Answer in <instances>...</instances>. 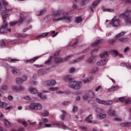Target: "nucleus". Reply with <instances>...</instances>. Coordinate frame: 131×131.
Segmentation results:
<instances>
[{"label":"nucleus","instance_id":"obj_1","mask_svg":"<svg viewBox=\"0 0 131 131\" xmlns=\"http://www.w3.org/2000/svg\"><path fill=\"white\" fill-rule=\"evenodd\" d=\"M69 12H66L63 10H57L53 13L52 16H54V21H62L66 20L69 23L73 21V18L71 16H67Z\"/></svg>","mask_w":131,"mask_h":131},{"label":"nucleus","instance_id":"obj_2","mask_svg":"<svg viewBox=\"0 0 131 131\" xmlns=\"http://www.w3.org/2000/svg\"><path fill=\"white\" fill-rule=\"evenodd\" d=\"M1 14L3 16V23L4 25H3L0 29V32L1 33H4V34H6L8 33V31H9V32H11V29H9L8 30V23H7V18H8V16H9V14H4L3 12H1Z\"/></svg>","mask_w":131,"mask_h":131},{"label":"nucleus","instance_id":"obj_3","mask_svg":"<svg viewBox=\"0 0 131 131\" xmlns=\"http://www.w3.org/2000/svg\"><path fill=\"white\" fill-rule=\"evenodd\" d=\"M69 86L73 90H80L81 82L78 81H71L69 83Z\"/></svg>","mask_w":131,"mask_h":131},{"label":"nucleus","instance_id":"obj_4","mask_svg":"<svg viewBox=\"0 0 131 131\" xmlns=\"http://www.w3.org/2000/svg\"><path fill=\"white\" fill-rule=\"evenodd\" d=\"M22 15H23V13H20V19L18 21H13L10 22L9 23L10 26H15V25H17V24H18V26H20V25H21L23 22H25L26 21V18L24 16H22Z\"/></svg>","mask_w":131,"mask_h":131},{"label":"nucleus","instance_id":"obj_5","mask_svg":"<svg viewBox=\"0 0 131 131\" xmlns=\"http://www.w3.org/2000/svg\"><path fill=\"white\" fill-rule=\"evenodd\" d=\"M119 18H123L126 24H131V14H125V13H121L119 15Z\"/></svg>","mask_w":131,"mask_h":131},{"label":"nucleus","instance_id":"obj_6","mask_svg":"<svg viewBox=\"0 0 131 131\" xmlns=\"http://www.w3.org/2000/svg\"><path fill=\"white\" fill-rule=\"evenodd\" d=\"M29 108L32 110H39L42 109V105L40 103H32L29 105Z\"/></svg>","mask_w":131,"mask_h":131},{"label":"nucleus","instance_id":"obj_7","mask_svg":"<svg viewBox=\"0 0 131 131\" xmlns=\"http://www.w3.org/2000/svg\"><path fill=\"white\" fill-rule=\"evenodd\" d=\"M120 19L115 18V16L112 19V21L110 23L111 25L113 26V27H119L120 26Z\"/></svg>","mask_w":131,"mask_h":131},{"label":"nucleus","instance_id":"obj_8","mask_svg":"<svg viewBox=\"0 0 131 131\" xmlns=\"http://www.w3.org/2000/svg\"><path fill=\"white\" fill-rule=\"evenodd\" d=\"M96 101L97 103H99V104H101L102 105H112V104H113V102L111 100L106 101L97 98Z\"/></svg>","mask_w":131,"mask_h":131},{"label":"nucleus","instance_id":"obj_9","mask_svg":"<svg viewBox=\"0 0 131 131\" xmlns=\"http://www.w3.org/2000/svg\"><path fill=\"white\" fill-rule=\"evenodd\" d=\"M95 97V94L92 91H88L86 93V95L83 96V99L84 100H88L89 98L93 99Z\"/></svg>","mask_w":131,"mask_h":131},{"label":"nucleus","instance_id":"obj_10","mask_svg":"<svg viewBox=\"0 0 131 131\" xmlns=\"http://www.w3.org/2000/svg\"><path fill=\"white\" fill-rule=\"evenodd\" d=\"M107 62H108V59L107 58L101 59L97 62V66L100 67L105 66L107 64Z\"/></svg>","mask_w":131,"mask_h":131},{"label":"nucleus","instance_id":"obj_11","mask_svg":"<svg viewBox=\"0 0 131 131\" xmlns=\"http://www.w3.org/2000/svg\"><path fill=\"white\" fill-rule=\"evenodd\" d=\"M27 80V76H25L23 78H17L16 79V83L17 84H20L22 82H24V81H26Z\"/></svg>","mask_w":131,"mask_h":131},{"label":"nucleus","instance_id":"obj_12","mask_svg":"<svg viewBox=\"0 0 131 131\" xmlns=\"http://www.w3.org/2000/svg\"><path fill=\"white\" fill-rule=\"evenodd\" d=\"M56 83L55 80H49L46 82V85L47 86H54V85H56Z\"/></svg>","mask_w":131,"mask_h":131},{"label":"nucleus","instance_id":"obj_13","mask_svg":"<svg viewBox=\"0 0 131 131\" xmlns=\"http://www.w3.org/2000/svg\"><path fill=\"white\" fill-rule=\"evenodd\" d=\"M52 124H45L43 126L42 122H40L38 125V129H40L41 127H51Z\"/></svg>","mask_w":131,"mask_h":131},{"label":"nucleus","instance_id":"obj_14","mask_svg":"<svg viewBox=\"0 0 131 131\" xmlns=\"http://www.w3.org/2000/svg\"><path fill=\"white\" fill-rule=\"evenodd\" d=\"M11 73L12 74H14V75H16V76H18L21 74V72L20 71V70L16 69V68H13L11 70Z\"/></svg>","mask_w":131,"mask_h":131},{"label":"nucleus","instance_id":"obj_15","mask_svg":"<svg viewBox=\"0 0 131 131\" xmlns=\"http://www.w3.org/2000/svg\"><path fill=\"white\" fill-rule=\"evenodd\" d=\"M128 40V38H118V39H116L115 40V42H122V43H124V42H127V41Z\"/></svg>","mask_w":131,"mask_h":131},{"label":"nucleus","instance_id":"obj_16","mask_svg":"<svg viewBox=\"0 0 131 131\" xmlns=\"http://www.w3.org/2000/svg\"><path fill=\"white\" fill-rule=\"evenodd\" d=\"M39 58H40L39 56H36L31 59L25 60L24 62L25 63H27V62H28L29 63H30L31 64L32 63H34V62L36 60H37L38 59H39Z\"/></svg>","mask_w":131,"mask_h":131},{"label":"nucleus","instance_id":"obj_17","mask_svg":"<svg viewBox=\"0 0 131 131\" xmlns=\"http://www.w3.org/2000/svg\"><path fill=\"white\" fill-rule=\"evenodd\" d=\"M110 55V52L104 51L99 54L100 58H107Z\"/></svg>","mask_w":131,"mask_h":131},{"label":"nucleus","instance_id":"obj_18","mask_svg":"<svg viewBox=\"0 0 131 131\" xmlns=\"http://www.w3.org/2000/svg\"><path fill=\"white\" fill-rule=\"evenodd\" d=\"M101 2V1L100 0H97L94 1L93 4H92V6L91 7V10L92 11V12H94V10H93V9H94V8L95 7H97V6H98V5H99V4L100 3V2Z\"/></svg>","mask_w":131,"mask_h":131},{"label":"nucleus","instance_id":"obj_19","mask_svg":"<svg viewBox=\"0 0 131 131\" xmlns=\"http://www.w3.org/2000/svg\"><path fill=\"white\" fill-rule=\"evenodd\" d=\"M0 11H6V12H12L13 11V9H7L6 8V6L2 7V4L0 3Z\"/></svg>","mask_w":131,"mask_h":131},{"label":"nucleus","instance_id":"obj_20","mask_svg":"<svg viewBox=\"0 0 131 131\" xmlns=\"http://www.w3.org/2000/svg\"><path fill=\"white\" fill-rule=\"evenodd\" d=\"M92 119H93V115L91 114L85 119V120L86 122H88V123H92V122H93Z\"/></svg>","mask_w":131,"mask_h":131},{"label":"nucleus","instance_id":"obj_21","mask_svg":"<svg viewBox=\"0 0 131 131\" xmlns=\"http://www.w3.org/2000/svg\"><path fill=\"white\" fill-rule=\"evenodd\" d=\"M55 61L54 62V64H59V63H61V62H64V59L61 58H56L54 57Z\"/></svg>","mask_w":131,"mask_h":131},{"label":"nucleus","instance_id":"obj_22","mask_svg":"<svg viewBox=\"0 0 131 131\" xmlns=\"http://www.w3.org/2000/svg\"><path fill=\"white\" fill-rule=\"evenodd\" d=\"M46 13H47V10L46 9H42L39 11H37L36 12V15L37 16H41L42 15L46 14Z\"/></svg>","mask_w":131,"mask_h":131},{"label":"nucleus","instance_id":"obj_23","mask_svg":"<svg viewBox=\"0 0 131 131\" xmlns=\"http://www.w3.org/2000/svg\"><path fill=\"white\" fill-rule=\"evenodd\" d=\"M64 80H66V81H67L68 82H70V81H71V80H73V78L71 77V76L68 75L64 77Z\"/></svg>","mask_w":131,"mask_h":131},{"label":"nucleus","instance_id":"obj_24","mask_svg":"<svg viewBox=\"0 0 131 131\" xmlns=\"http://www.w3.org/2000/svg\"><path fill=\"white\" fill-rule=\"evenodd\" d=\"M118 89H119L118 86L115 85L109 89L108 92H116V91H118Z\"/></svg>","mask_w":131,"mask_h":131},{"label":"nucleus","instance_id":"obj_25","mask_svg":"<svg viewBox=\"0 0 131 131\" xmlns=\"http://www.w3.org/2000/svg\"><path fill=\"white\" fill-rule=\"evenodd\" d=\"M84 59V56L83 55L82 56L79 57L78 59H77L75 61L71 62V64H74V63H78V62H80V61H82V59Z\"/></svg>","mask_w":131,"mask_h":131},{"label":"nucleus","instance_id":"obj_26","mask_svg":"<svg viewBox=\"0 0 131 131\" xmlns=\"http://www.w3.org/2000/svg\"><path fill=\"white\" fill-rule=\"evenodd\" d=\"M47 70L45 69H40L38 71V74H40V75H43V74H46L47 73Z\"/></svg>","mask_w":131,"mask_h":131},{"label":"nucleus","instance_id":"obj_27","mask_svg":"<svg viewBox=\"0 0 131 131\" xmlns=\"http://www.w3.org/2000/svg\"><path fill=\"white\" fill-rule=\"evenodd\" d=\"M4 124L6 127H11L12 126L11 123L7 119H4Z\"/></svg>","mask_w":131,"mask_h":131},{"label":"nucleus","instance_id":"obj_28","mask_svg":"<svg viewBox=\"0 0 131 131\" xmlns=\"http://www.w3.org/2000/svg\"><path fill=\"white\" fill-rule=\"evenodd\" d=\"M53 57L52 56H51L50 59H49V60H47L45 62V64L46 65H51L52 64H53Z\"/></svg>","mask_w":131,"mask_h":131},{"label":"nucleus","instance_id":"obj_29","mask_svg":"<svg viewBox=\"0 0 131 131\" xmlns=\"http://www.w3.org/2000/svg\"><path fill=\"white\" fill-rule=\"evenodd\" d=\"M62 115H60V118L61 120H64L65 119V116H66L67 113L65 111H61Z\"/></svg>","mask_w":131,"mask_h":131},{"label":"nucleus","instance_id":"obj_30","mask_svg":"<svg viewBox=\"0 0 131 131\" xmlns=\"http://www.w3.org/2000/svg\"><path fill=\"white\" fill-rule=\"evenodd\" d=\"M29 92L31 93V94H37V91L36 89L35 88H30L29 89Z\"/></svg>","mask_w":131,"mask_h":131},{"label":"nucleus","instance_id":"obj_31","mask_svg":"<svg viewBox=\"0 0 131 131\" xmlns=\"http://www.w3.org/2000/svg\"><path fill=\"white\" fill-rule=\"evenodd\" d=\"M89 3H90V0H82L80 6L81 7H83V6H85V5H88Z\"/></svg>","mask_w":131,"mask_h":131},{"label":"nucleus","instance_id":"obj_32","mask_svg":"<svg viewBox=\"0 0 131 131\" xmlns=\"http://www.w3.org/2000/svg\"><path fill=\"white\" fill-rule=\"evenodd\" d=\"M121 126H125V127H129L131 125L130 122H124L120 124Z\"/></svg>","mask_w":131,"mask_h":131},{"label":"nucleus","instance_id":"obj_33","mask_svg":"<svg viewBox=\"0 0 131 131\" xmlns=\"http://www.w3.org/2000/svg\"><path fill=\"white\" fill-rule=\"evenodd\" d=\"M106 116V114L105 113H100L97 115V117H99L101 119H104Z\"/></svg>","mask_w":131,"mask_h":131},{"label":"nucleus","instance_id":"obj_34","mask_svg":"<svg viewBox=\"0 0 131 131\" xmlns=\"http://www.w3.org/2000/svg\"><path fill=\"white\" fill-rule=\"evenodd\" d=\"M124 34H125V32H122L121 33H119V34H118L116 35V36H115L116 39H118V38H119V37H120V36H123V35H124Z\"/></svg>","mask_w":131,"mask_h":131},{"label":"nucleus","instance_id":"obj_35","mask_svg":"<svg viewBox=\"0 0 131 131\" xmlns=\"http://www.w3.org/2000/svg\"><path fill=\"white\" fill-rule=\"evenodd\" d=\"M111 54H112V56H114V57H117L118 55V52L116 50H112L111 51Z\"/></svg>","mask_w":131,"mask_h":131},{"label":"nucleus","instance_id":"obj_36","mask_svg":"<svg viewBox=\"0 0 131 131\" xmlns=\"http://www.w3.org/2000/svg\"><path fill=\"white\" fill-rule=\"evenodd\" d=\"M102 9L103 12H110L111 13H113V12H114V9L111 8L108 9L102 8Z\"/></svg>","mask_w":131,"mask_h":131},{"label":"nucleus","instance_id":"obj_37","mask_svg":"<svg viewBox=\"0 0 131 131\" xmlns=\"http://www.w3.org/2000/svg\"><path fill=\"white\" fill-rule=\"evenodd\" d=\"M48 34H49V33H43L42 34L37 36L36 38H42V37H46V36H48Z\"/></svg>","mask_w":131,"mask_h":131},{"label":"nucleus","instance_id":"obj_38","mask_svg":"<svg viewBox=\"0 0 131 131\" xmlns=\"http://www.w3.org/2000/svg\"><path fill=\"white\" fill-rule=\"evenodd\" d=\"M41 116H43V117H47V116H49V111H44L43 113H41Z\"/></svg>","mask_w":131,"mask_h":131},{"label":"nucleus","instance_id":"obj_39","mask_svg":"<svg viewBox=\"0 0 131 131\" xmlns=\"http://www.w3.org/2000/svg\"><path fill=\"white\" fill-rule=\"evenodd\" d=\"M100 43H101V40H97L96 42H95L94 43H93L92 45V47H98V45H100Z\"/></svg>","mask_w":131,"mask_h":131},{"label":"nucleus","instance_id":"obj_40","mask_svg":"<svg viewBox=\"0 0 131 131\" xmlns=\"http://www.w3.org/2000/svg\"><path fill=\"white\" fill-rule=\"evenodd\" d=\"M7 60L10 61V63H16V62L19 61V59H11L10 58H7Z\"/></svg>","mask_w":131,"mask_h":131},{"label":"nucleus","instance_id":"obj_41","mask_svg":"<svg viewBox=\"0 0 131 131\" xmlns=\"http://www.w3.org/2000/svg\"><path fill=\"white\" fill-rule=\"evenodd\" d=\"M108 114H109V115H111V116H114V115H115V111L114 110H112V109L111 108L108 111Z\"/></svg>","mask_w":131,"mask_h":131},{"label":"nucleus","instance_id":"obj_42","mask_svg":"<svg viewBox=\"0 0 131 131\" xmlns=\"http://www.w3.org/2000/svg\"><path fill=\"white\" fill-rule=\"evenodd\" d=\"M38 96L39 97V98H41V99H46L47 98L46 94L43 93H40L38 94Z\"/></svg>","mask_w":131,"mask_h":131},{"label":"nucleus","instance_id":"obj_43","mask_svg":"<svg viewBox=\"0 0 131 131\" xmlns=\"http://www.w3.org/2000/svg\"><path fill=\"white\" fill-rule=\"evenodd\" d=\"M8 106V104L6 102H0V107L2 108H6Z\"/></svg>","mask_w":131,"mask_h":131},{"label":"nucleus","instance_id":"obj_44","mask_svg":"<svg viewBox=\"0 0 131 131\" xmlns=\"http://www.w3.org/2000/svg\"><path fill=\"white\" fill-rule=\"evenodd\" d=\"M19 123H20L21 124H23L24 126H27L28 125V124H27V122L24 120L23 121H18Z\"/></svg>","mask_w":131,"mask_h":131},{"label":"nucleus","instance_id":"obj_45","mask_svg":"<svg viewBox=\"0 0 131 131\" xmlns=\"http://www.w3.org/2000/svg\"><path fill=\"white\" fill-rule=\"evenodd\" d=\"M58 35V32L56 33L55 31H52L50 34V36H52V37H55V36H57Z\"/></svg>","mask_w":131,"mask_h":131},{"label":"nucleus","instance_id":"obj_46","mask_svg":"<svg viewBox=\"0 0 131 131\" xmlns=\"http://www.w3.org/2000/svg\"><path fill=\"white\" fill-rule=\"evenodd\" d=\"M78 111V107L77 106H74L72 110V112L73 113H75V112H77Z\"/></svg>","mask_w":131,"mask_h":131},{"label":"nucleus","instance_id":"obj_47","mask_svg":"<svg viewBox=\"0 0 131 131\" xmlns=\"http://www.w3.org/2000/svg\"><path fill=\"white\" fill-rule=\"evenodd\" d=\"M72 57H73V55H69L67 57H66L63 60H64V62H66L69 60H70L71 58H72Z\"/></svg>","mask_w":131,"mask_h":131},{"label":"nucleus","instance_id":"obj_48","mask_svg":"<svg viewBox=\"0 0 131 131\" xmlns=\"http://www.w3.org/2000/svg\"><path fill=\"white\" fill-rule=\"evenodd\" d=\"M1 89L3 90V91H8V86L6 85H3L1 86Z\"/></svg>","mask_w":131,"mask_h":131},{"label":"nucleus","instance_id":"obj_49","mask_svg":"<svg viewBox=\"0 0 131 131\" xmlns=\"http://www.w3.org/2000/svg\"><path fill=\"white\" fill-rule=\"evenodd\" d=\"M59 90V88L55 87V88H50L49 89V91H51L52 92H55L56 91H58Z\"/></svg>","mask_w":131,"mask_h":131},{"label":"nucleus","instance_id":"obj_50","mask_svg":"<svg viewBox=\"0 0 131 131\" xmlns=\"http://www.w3.org/2000/svg\"><path fill=\"white\" fill-rule=\"evenodd\" d=\"M81 21H82V18L81 17L79 16L76 18V22L77 23H80Z\"/></svg>","mask_w":131,"mask_h":131},{"label":"nucleus","instance_id":"obj_51","mask_svg":"<svg viewBox=\"0 0 131 131\" xmlns=\"http://www.w3.org/2000/svg\"><path fill=\"white\" fill-rule=\"evenodd\" d=\"M2 4L3 6L1 4V7H6V6H8V2H7L6 1H3Z\"/></svg>","mask_w":131,"mask_h":131},{"label":"nucleus","instance_id":"obj_52","mask_svg":"<svg viewBox=\"0 0 131 131\" xmlns=\"http://www.w3.org/2000/svg\"><path fill=\"white\" fill-rule=\"evenodd\" d=\"M103 109H102V108H97L96 110V112H97V113H99V114L102 113V112H103Z\"/></svg>","mask_w":131,"mask_h":131},{"label":"nucleus","instance_id":"obj_53","mask_svg":"<svg viewBox=\"0 0 131 131\" xmlns=\"http://www.w3.org/2000/svg\"><path fill=\"white\" fill-rule=\"evenodd\" d=\"M114 120H115V121H122V119L119 117H115L114 119Z\"/></svg>","mask_w":131,"mask_h":131},{"label":"nucleus","instance_id":"obj_54","mask_svg":"<svg viewBox=\"0 0 131 131\" xmlns=\"http://www.w3.org/2000/svg\"><path fill=\"white\" fill-rule=\"evenodd\" d=\"M75 72V68H72L70 69L69 73H74Z\"/></svg>","mask_w":131,"mask_h":131},{"label":"nucleus","instance_id":"obj_55","mask_svg":"<svg viewBox=\"0 0 131 131\" xmlns=\"http://www.w3.org/2000/svg\"><path fill=\"white\" fill-rule=\"evenodd\" d=\"M93 60H94V58L92 57L91 58H89L87 60V62H88V63H93Z\"/></svg>","mask_w":131,"mask_h":131},{"label":"nucleus","instance_id":"obj_56","mask_svg":"<svg viewBox=\"0 0 131 131\" xmlns=\"http://www.w3.org/2000/svg\"><path fill=\"white\" fill-rule=\"evenodd\" d=\"M41 121H42L43 123H48V122H49V120L47 118H43L41 119Z\"/></svg>","mask_w":131,"mask_h":131},{"label":"nucleus","instance_id":"obj_57","mask_svg":"<svg viewBox=\"0 0 131 131\" xmlns=\"http://www.w3.org/2000/svg\"><path fill=\"white\" fill-rule=\"evenodd\" d=\"M125 98L124 97H120L119 98V101H120V102H125Z\"/></svg>","mask_w":131,"mask_h":131},{"label":"nucleus","instance_id":"obj_58","mask_svg":"<svg viewBox=\"0 0 131 131\" xmlns=\"http://www.w3.org/2000/svg\"><path fill=\"white\" fill-rule=\"evenodd\" d=\"M0 46H1V47H5V46H6V42L4 40L0 41Z\"/></svg>","mask_w":131,"mask_h":131},{"label":"nucleus","instance_id":"obj_59","mask_svg":"<svg viewBox=\"0 0 131 131\" xmlns=\"http://www.w3.org/2000/svg\"><path fill=\"white\" fill-rule=\"evenodd\" d=\"M127 13H131V9H127L123 13H125V15H126Z\"/></svg>","mask_w":131,"mask_h":131},{"label":"nucleus","instance_id":"obj_60","mask_svg":"<svg viewBox=\"0 0 131 131\" xmlns=\"http://www.w3.org/2000/svg\"><path fill=\"white\" fill-rule=\"evenodd\" d=\"M16 36L17 38H22V34H16Z\"/></svg>","mask_w":131,"mask_h":131},{"label":"nucleus","instance_id":"obj_61","mask_svg":"<svg viewBox=\"0 0 131 131\" xmlns=\"http://www.w3.org/2000/svg\"><path fill=\"white\" fill-rule=\"evenodd\" d=\"M77 43H78V40H76V41L73 45V47H74V48H76V47H77Z\"/></svg>","mask_w":131,"mask_h":131},{"label":"nucleus","instance_id":"obj_62","mask_svg":"<svg viewBox=\"0 0 131 131\" xmlns=\"http://www.w3.org/2000/svg\"><path fill=\"white\" fill-rule=\"evenodd\" d=\"M18 86H12V91H18Z\"/></svg>","mask_w":131,"mask_h":131},{"label":"nucleus","instance_id":"obj_63","mask_svg":"<svg viewBox=\"0 0 131 131\" xmlns=\"http://www.w3.org/2000/svg\"><path fill=\"white\" fill-rule=\"evenodd\" d=\"M25 89L23 86H19L18 91H24Z\"/></svg>","mask_w":131,"mask_h":131},{"label":"nucleus","instance_id":"obj_64","mask_svg":"<svg viewBox=\"0 0 131 131\" xmlns=\"http://www.w3.org/2000/svg\"><path fill=\"white\" fill-rule=\"evenodd\" d=\"M126 104H131V101L129 99H125Z\"/></svg>","mask_w":131,"mask_h":131}]
</instances>
